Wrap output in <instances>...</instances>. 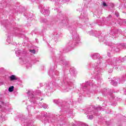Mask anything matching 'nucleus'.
<instances>
[{
  "instance_id": "5",
  "label": "nucleus",
  "mask_w": 126,
  "mask_h": 126,
  "mask_svg": "<svg viewBox=\"0 0 126 126\" xmlns=\"http://www.w3.org/2000/svg\"><path fill=\"white\" fill-rule=\"evenodd\" d=\"M103 6H107V4H106L105 2H103Z\"/></svg>"
},
{
  "instance_id": "6",
  "label": "nucleus",
  "mask_w": 126,
  "mask_h": 126,
  "mask_svg": "<svg viewBox=\"0 0 126 126\" xmlns=\"http://www.w3.org/2000/svg\"><path fill=\"white\" fill-rule=\"evenodd\" d=\"M116 16H117V17H119V16H120V15H119V14H116Z\"/></svg>"
},
{
  "instance_id": "1",
  "label": "nucleus",
  "mask_w": 126,
  "mask_h": 126,
  "mask_svg": "<svg viewBox=\"0 0 126 126\" xmlns=\"http://www.w3.org/2000/svg\"><path fill=\"white\" fill-rule=\"evenodd\" d=\"M9 78H10V80H11V81L17 80V78H16V77H15V75H12L11 76H10Z\"/></svg>"
},
{
  "instance_id": "2",
  "label": "nucleus",
  "mask_w": 126,
  "mask_h": 126,
  "mask_svg": "<svg viewBox=\"0 0 126 126\" xmlns=\"http://www.w3.org/2000/svg\"><path fill=\"white\" fill-rule=\"evenodd\" d=\"M13 89H14V86H12L11 87H10L8 89L9 92H12V91H13Z\"/></svg>"
},
{
  "instance_id": "4",
  "label": "nucleus",
  "mask_w": 126,
  "mask_h": 126,
  "mask_svg": "<svg viewBox=\"0 0 126 126\" xmlns=\"http://www.w3.org/2000/svg\"><path fill=\"white\" fill-rule=\"evenodd\" d=\"M89 120H92V119H93V115H90L89 117Z\"/></svg>"
},
{
  "instance_id": "3",
  "label": "nucleus",
  "mask_w": 126,
  "mask_h": 126,
  "mask_svg": "<svg viewBox=\"0 0 126 126\" xmlns=\"http://www.w3.org/2000/svg\"><path fill=\"white\" fill-rule=\"evenodd\" d=\"M30 52L32 54H35V53H36V51H35V50H30Z\"/></svg>"
}]
</instances>
